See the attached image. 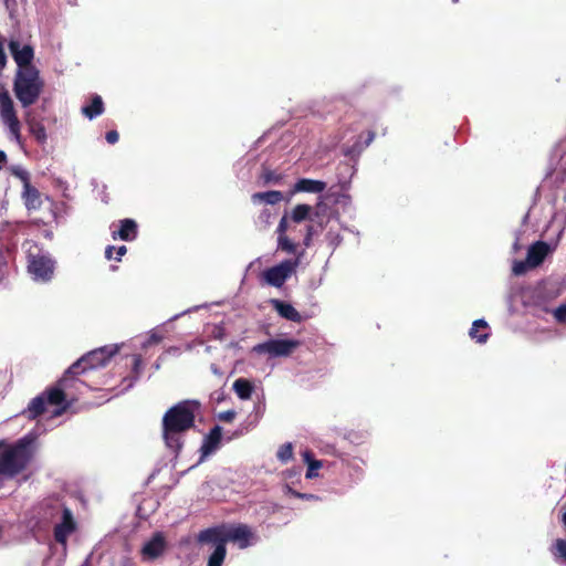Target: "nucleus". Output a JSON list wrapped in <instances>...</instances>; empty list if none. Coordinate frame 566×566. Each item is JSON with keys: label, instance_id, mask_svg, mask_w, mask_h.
Returning a JSON list of instances; mask_svg holds the SVG:
<instances>
[{"label": "nucleus", "instance_id": "22", "mask_svg": "<svg viewBox=\"0 0 566 566\" xmlns=\"http://www.w3.org/2000/svg\"><path fill=\"white\" fill-rule=\"evenodd\" d=\"M82 113L88 119H93L104 113V103L99 95H94L91 103L82 108Z\"/></svg>", "mask_w": 566, "mask_h": 566}, {"label": "nucleus", "instance_id": "11", "mask_svg": "<svg viewBox=\"0 0 566 566\" xmlns=\"http://www.w3.org/2000/svg\"><path fill=\"white\" fill-rule=\"evenodd\" d=\"M76 530V523L73 518L72 511L67 506H63L62 521L54 526V539L59 544L65 545L67 537Z\"/></svg>", "mask_w": 566, "mask_h": 566}, {"label": "nucleus", "instance_id": "35", "mask_svg": "<svg viewBox=\"0 0 566 566\" xmlns=\"http://www.w3.org/2000/svg\"><path fill=\"white\" fill-rule=\"evenodd\" d=\"M527 268H530V266H528L526 260L525 261H515L512 270L515 275H522L526 272Z\"/></svg>", "mask_w": 566, "mask_h": 566}, {"label": "nucleus", "instance_id": "21", "mask_svg": "<svg viewBox=\"0 0 566 566\" xmlns=\"http://www.w3.org/2000/svg\"><path fill=\"white\" fill-rule=\"evenodd\" d=\"M232 388L240 399L248 400L252 396L254 385L251 380L241 377L233 382Z\"/></svg>", "mask_w": 566, "mask_h": 566}, {"label": "nucleus", "instance_id": "24", "mask_svg": "<svg viewBox=\"0 0 566 566\" xmlns=\"http://www.w3.org/2000/svg\"><path fill=\"white\" fill-rule=\"evenodd\" d=\"M283 193L279 190H270V191H264V192H255L253 196H252V200L254 202L259 201V202H264L266 205H276L279 202H281L283 200Z\"/></svg>", "mask_w": 566, "mask_h": 566}, {"label": "nucleus", "instance_id": "30", "mask_svg": "<svg viewBox=\"0 0 566 566\" xmlns=\"http://www.w3.org/2000/svg\"><path fill=\"white\" fill-rule=\"evenodd\" d=\"M277 248L286 253L295 254L297 250V244L290 240L287 235H279Z\"/></svg>", "mask_w": 566, "mask_h": 566}, {"label": "nucleus", "instance_id": "38", "mask_svg": "<svg viewBox=\"0 0 566 566\" xmlns=\"http://www.w3.org/2000/svg\"><path fill=\"white\" fill-rule=\"evenodd\" d=\"M554 317L558 323H566V304L559 305L554 311Z\"/></svg>", "mask_w": 566, "mask_h": 566}, {"label": "nucleus", "instance_id": "46", "mask_svg": "<svg viewBox=\"0 0 566 566\" xmlns=\"http://www.w3.org/2000/svg\"><path fill=\"white\" fill-rule=\"evenodd\" d=\"M563 523L565 524L566 526V512L563 514Z\"/></svg>", "mask_w": 566, "mask_h": 566}, {"label": "nucleus", "instance_id": "19", "mask_svg": "<svg viewBox=\"0 0 566 566\" xmlns=\"http://www.w3.org/2000/svg\"><path fill=\"white\" fill-rule=\"evenodd\" d=\"M22 196L24 199V203L29 210L30 209L36 210L41 207V205H42L41 193L31 184L24 185Z\"/></svg>", "mask_w": 566, "mask_h": 566}, {"label": "nucleus", "instance_id": "32", "mask_svg": "<svg viewBox=\"0 0 566 566\" xmlns=\"http://www.w3.org/2000/svg\"><path fill=\"white\" fill-rule=\"evenodd\" d=\"M276 457L283 463H286L287 461H290L293 458L292 443L287 442V443L282 444L277 450Z\"/></svg>", "mask_w": 566, "mask_h": 566}, {"label": "nucleus", "instance_id": "9", "mask_svg": "<svg viewBox=\"0 0 566 566\" xmlns=\"http://www.w3.org/2000/svg\"><path fill=\"white\" fill-rule=\"evenodd\" d=\"M10 54L18 65V70L38 69L32 64L34 50L30 44L22 45L19 40H10L8 43Z\"/></svg>", "mask_w": 566, "mask_h": 566}, {"label": "nucleus", "instance_id": "18", "mask_svg": "<svg viewBox=\"0 0 566 566\" xmlns=\"http://www.w3.org/2000/svg\"><path fill=\"white\" fill-rule=\"evenodd\" d=\"M376 133L374 130H367L358 135L357 140L354 145L345 151V155H359L364 149H366L375 139Z\"/></svg>", "mask_w": 566, "mask_h": 566}, {"label": "nucleus", "instance_id": "43", "mask_svg": "<svg viewBox=\"0 0 566 566\" xmlns=\"http://www.w3.org/2000/svg\"><path fill=\"white\" fill-rule=\"evenodd\" d=\"M7 8L10 7L11 3H14L15 0H3Z\"/></svg>", "mask_w": 566, "mask_h": 566}, {"label": "nucleus", "instance_id": "27", "mask_svg": "<svg viewBox=\"0 0 566 566\" xmlns=\"http://www.w3.org/2000/svg\"><path fill=\"white\" fill-rule=\"evenodd\" d=\"M260 178L264 186L266 185H279L281 184L283 176L275 170L263 167Z\"/></svg>", "mask_w": 566, "mask_h": 566}, {"label": "nucleus", "instance_id": "25", "mask_svg": "<svg viewBox=\"0 0 566 566\" xmlns=\"http://www.w3.org/2000/svg\"><path fill=\"white\" fill-rule=\"evenodd\" d=\"M304 462L307 464V471L305 474L306 479H314L317 476V470L322 468L323 463L319 460L313 458V453L310 450L303 452Z\"/></svg>", "mask_w": 566, "mask_h": 566}, {"label": "nucleus", "instance_id": "14", "mask_svg": "<svg viewBox=\"0 0 566 566\" xmlns=\"http://www.w3.org/2000/svg\"><path fill=\"white\" fill-rule=\"evenodd\" d=\"M138 234V226L137 222L133 219H123L119 221L118 230H114L112 232V238L116 240L117 238L123 241H133L137 238Z\"/></svg>", "mask_w": 566, "mask_h": 566}, {"label": "nucleus", "instance_id": "23", "mask_svg": "<svg viewBox=\"0 0 566 566\" xmlns=\"http://www.w3.org/2000/svg\"><path fill=\"white\" fill-rule=\"evenodd\" d=\"M312 211L313 208L310 205L298 203L292 209L290 219L295 223H300L305 220L313 221L314 218L312 216Z\"/></svg>", "mask_w": 566, "mask_h": 566}, {"label": "nucleus", "instance_id": "8", "mask_svg": "<svg viewBox=\"0 0 566 566\" xmlns=\"http://www.w3.org/2000/svg\"><path fill=\"white\" fill-rule=\"evenodd\" d=\"M300 346L296 339H270L253 347L256 354H269L273 357H285Z\"/></svg>", "mask_w": 566, "mask_h": 566}, {"label": "nucleus", "instance_id": "42", "mask_svg": "<svg viewBox=\"0 0 566 566\" xmlns=\"http://www.w3.org/2000/svg\"><path fill=\"white\" fill-rule=\"evenodd\" d=\"M6 163H7V155L3 150H0V170L2 169V167Z\"/></svg>", "mask_w": 566, "mask_h": 566}, {"label": "nucleus", "instance_id": "44", "mask_svg": "<svg viewBox=\"0 0 566 566\" xmlns=\"http://www.w3.org/2000/svg\"><path fill=\"white\" fill-rule=\"evenodd\" d=\"M321 207H323V206H322V205H317V207H316V208H317V209H319ZM318 214H319V212H318V210H316V212L314 213V216H315V217H318Z\"/></svg>", "mask_w": 566, "mask_h": 566}, {"label": "nucleus", "instance_id": "16", "mask_svg": "<svg viewBox=\"0 0 566 566\" xmlns=\"http://www.w3.org/2000/svg\"><path fill=\"white\" fill-rule=\"evenodd\" d=\"M271 303L274 310L283 318L294 323H301L303 321L302 315L295 310V307L292 304L280 300H272Z\"/></svg>", "mask_w": 566, "mask_h": 566}, {"label": "nucleus", "instance_id": "13", "mask_svg": "<svg viewBox=\"0 0 566 566\" xmlns=\"http://www.w3.org/2000/svg\"><path fill=\"white\" fill-rule=\"evenodd\" d=\"M549 252V247L544 241H537L528 248L526 262L530 268H536L543 263Z\"/></svg>", "mask_w": 566, "mask_h": 566}, {"label": "nucleus", "instance_id": "39", "mask_svg": "<svg viewBox=\"0 0 566 566\" xmlns=\"http://www.w3.org/2000/svg\"><path fill=\"white\" fill-rule=\"evenodd\" d=\"M287 229H289V219H287V216H283L279 222L277 228H276L277 237L286 235Z\"/></svg>", "mask_w": 566, "mask_h": 566}, {"label": "nucleus", "instance_id": "3", "mask_svg": "<svg viewBox=\"0 0 566 566\" xmlns=\"http://www.w3.org/2000/svg\"><path fill=\"white\" fill-rule=\"evenodd\" d=\"M44 81L38 69L17 70L13 93L23 108L35 104L44 90Z\"/></svg>", "mask_w": 566, "mask_h": 566}, {"label": "nucleus", "instance_id": "5", "mask_svg": "<svg viewBox=\"0 0 566 566\" xmlns=\"http://www.w3.org/2000/svg\"><path fill=\"white\" fill-rule=\"evenodd\" d=\"M30 442L24 439L0 454V475L13 478L24 471L31 460Z\"/></svg>", "mask_w": 566, "mask_h": 566}, {"label": "nucleus", "instance_id": "28", "mask_svg": "<svg viewBox=\"0 0 566 566\" xmlns=\"http://www.w3.org/2000/svg\"><path fill=\"white\" fill-rule=\"evenodd\" d=\"M488 327V323L484 321V319H476L473 322V325L470 329V336L472 338H475L478 343H485L489 338V334L485 333V334H481V335H478L476 334V329L479 328H486Z\"/></svg>", "mask_w": 566, "mask_h": 566}, {"label": "nucleus", "instance_id": "31", "mask_svg": "<svg viewBox=\"0 0 566 566\" xmlns=\"http://www.w3.org/2000/svg\"><path fill=\"white\" fill-rule=\"evenodd\" d=\"M127 252V248L125 245H120L118 248L114 247V245H108L106 249H105V258L107 260H116V261H120L122 256H124Z\"/></svg>", "mask_w": 566, "mask_h": 566}, {"label": "nucleus", "instance_id": "7", "mask_svg": "<svg viewBox=\"0 0 566 566\" xmlns=\"http://www.w3.org/2000/svg\"><path fill=\"white\" fill-rule=\"evenodd\" d=\"M300 262L301 255L295 259L284 260L277 265L266 269L263 272L264 281L271 286L281 287L286 280L296 272Z\"/></svg>", "mask_w": 566, "mask_h": 566}, {"label": "nucleus", "instance_id": "40", "mask_svg": "<svg viewBox=\"0 0 566 566\" xmlns=\"http://www.w3.org/2000/svg\"><path fill=\"white\" fill-rule=\"evenodd\" d=\"M235 411L234 410H226L218 415L219 420L224 422H231L235 418Z\"/></svg>", "mask_w": 566, "mask_h": 566}, {"label": "nucleus", "instance_id": "20", "mask_svg": "<svg viewBox=\"0 0 566 566\" xmlns=\"http://www.w3.org/2000/svg\"><path fill=\"white\" fill-rule=\"evenodd\" d=\"M201 544H212L214 546L213 552L208 558L207 566H222L227 556V546L223 542H200Z\"/></svg>", "mask_w": 566, "mask_h": 566}, {"label": "nucleus", "instance_id": "29", "mask_svg": "<svg viewBox=\"0 0 566 566\" xmlns=\"http://www.w3.org/2000/svg\"><path fill=\"white\" fill-rule=\"evenodd\" d=\"M29 126L31 134L39 143H44L46 140L45 127L41 123L32 119L29 122Z\"/></svg>", "mask_w": 566, "mask_h": 566}, {"label": "nucleus", "instance_id": "33", "mask_svg": "<svg viewBox=\"0 0 566 566\" xmlns=\"http://www.w3.org/2000/svg\"><path fill=\"white\" fill-rule=\"evenodd\" d=\"M12 171V175L15 176L17 178H19L22 182H23V186L24 185H30V175L28 171L19 168V167H13L11 169Z\"/></svg>", "mask_w": 566, "mask_h": 566}, {"label": "nucleus", "instance_id": "36", "mask_svg": "<svg viewBox=\"0 0 566 566\" xmlns=\"http://www.w3.org/2000/svg\"><path fill=\"white\" fill-rule=\"evenodd\" d=\"M316 233L315 227L313 224L306 226V233L303 240V244L308 248L312 244L313 235Z\"/></svg>", "mask_w": 566, "mask_h": 566}, {"label": "nucleus", "instance_id": "6", "mask_svg": "<svg viewBox=\"0 0 566 566\" xmlns=\"http://www.w3.org/2000/svg\"><path fill=\"white\" fill-rule=\"evenodd\" d=\"M7 65V55L3 48V42L0 40V72ZM0 112L4 124L8 125L10 133L17 138H20V120L17 116L13 101L8 90L0 84Z\"/></svg>", "mask_w": 566, "mask_h": 566}, {"label": "nucleus", "instance_id": "37", "mask_svg": "<svg viewBox=\"0 0 566 566\" xmlns=\"http://www.w3.org/2000/svg\"><path fill=\"white\" fill-rule=\"evenodd\" d=\"M555 548L559 557L566 562V539L558 538L555 542Z\"/></svg>", "mask_w": 566, "mask_h": 566}, {"label": "nucleus", "instance_id": "4", "mask_svg": "<svg viewBox=\"0 0 566 566\" xmlns=\"http://www.w3.org/2000/svg\"><path fill=\"white\" fill-rule=\"evenodd\" d=\"M252 537L253 533L245 524H221L201 531L197 539L198 542H223L226 546L227 543L232 542L243 549L250 546Z\"/></svg>", "mask_w": 566, "mask_h": 566}, {"label": "nucleus", "instance_id": "41", "mask_svg": "<svg viewBox=\"0 0 566 566\" xmlns=\"http://www.w3.org/2000/svg\"><path fill=\"white\" fill-rule=\"evenodd\" d=\"M105 138L108 144L113 145L118 142L119 135L116 130H109L106 133Z\"/></svg>", "mask_w": 566, "mask_h": 566}, {"label": "nucleus", "instance_id": "34", "mask_svg": "<svg viewBox=\"0 0 566 566\" xmlns=\"http://www.w3.org/2000/svg\"><path fill=\"white\" fill-rule=\"evenodd\" d=\"M287 493L290 495H292L293 497H296V499H302V500H316L317 496L314 495V494H308V493H301L296 490H293L292 488L287 486Z\"/></svg>", "mask_w": 566, "mask_h": 566}, {"label": "nucleus", "instance_id": "15", "mask_svg": "<svg viewBox=\"0 0 566 566\" xmlns=\"http://www.w3.org/2000/svg\"><path fill=\"white\" fill-rule=\"evenodd\" d=\"M221 438H222L221 427L214 426L213 428H211L209 433L205 437L203 442L200 448L202 458L209 455L219 447Z\"/></svg>", "mask_w": 566, "mask_h": 566}, {"label": "nucleus", "instance_id": "26", "mask_svg": "<svg viewBox=\"0 0 566 566\" xmlns=\"http://www.w3.org/2000/svg\"><path fill=\"white\" fill-rule=\"evenodd\" d=\"M142 356L140 355H134L133 356V373H134V376L132 377H125L124 378V382H125V387L123 388L122 391H126L128 390L129 388L133 387L134 382L137 380L138 378V375L140 373V367H142Z\"/></svg>", "mask_w": 566, "mask_h": 566}, {"label": "nucleus", "instance_id": "12", "mask_svg": "<svg viewBox=\"0 0 566 566\" xmlns=\"http://www.w3.org/2000/svg\"><path fill=\"white\" fill-rule=\"evenodd\" d=\"M166 546L167 543L164 534L160 532L155 533L140 549L143 560H154L160 557L164 554Z\"/></svg>", "mask_w": 566, "mask_h": 566}, {"label": "nucleus", "instance_id": "1", "mask_svg": "<svg viewBox=\"0 0 566 566\" xmlns=\"http://www.w3.org/2000/svg\"><path fill=\"white\" fill-rule=\"evenodd\" d=\"M117 352L118 348L116 346H104L83 355L65 370L54 386L46 388L41 395L30 401L27 410L28 417L35 419L43 415L46 410V405L61 407L55 411V415H61L69 406L66 403L65 390L74 386L76 377L88 370L105 366Z\"/></svg>", "mask_w": 566, "mask_h": 566}, {"label": "nucleus", "instance_id": "45", "mask_svg": "<svg viewBox=\"0 0 566 566\" xmlns=\"http://www.w3.org/2000/svg\"><path fill=\"white\" fill-rule=\"evenodd\" d=\"M514 250H518V240L514 242Z\"/></svg>", "mask_w": 566, "mask_h": 566}, {"label": "nucleus", "instance_id": "10", "mask_svg": "<svg viewBox=\"0 0 566 566\" xmlns=\"http://www.w3.org/2000/svg\"><path fill=\"white\" fill-rule=\"evenodd\" d=\"M29 271L36 280L50 281L54 273V262L45 255H33L29 263Z\"/></svg>", "mask_w": 566, "mask_h": 566}, {"label": "nucleus", "instance_id": "2", "mask_svg": "<svg viewBox=\"0 0 566 566\" xmlns=\"http://www.w3.org/2000/svg\"><path fill=\"white\" fill-rule=\"evenodd\" d=\"M197 400H182L170 407L163 417V438L166 446L178 452L182 448L181 434L195 427L200 410Z\"/></svg>", "mask_w": 566, "mask_h": 566}, {"label": "nucleus", "instance_id": "17", "mask_svg": "<svg viewBox=\"0 0 566 566\" xmlns=\"http://www.w3.org/2000/svg\"><path fill=\"white\" fill-rule=\"evenodd\" d=\"M326 189V182L321 180L302 178L298 179L293 188L294 192H308V193H319Z\"/></svg>", "mask_w": 566, "mask_h": 566}]
</instances>
